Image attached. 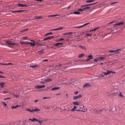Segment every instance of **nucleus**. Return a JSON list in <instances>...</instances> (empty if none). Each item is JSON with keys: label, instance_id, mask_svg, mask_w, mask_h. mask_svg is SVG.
Instances as JSON below:
<instances>
[{"label": "nucleus", "instance_id": "f257e3e1", "mask_svg": "<svg viewBox=\"0 0 125 125\" xmlns=\"http://www.w3.org/2000/svg\"><path fill=\"white\" fill-rule=\"evenodd\" d=\"M117 25L120 26L121 28H124L125 29V22H120L114 25V26Z\"/></svg>", "mask_w": 125, "mask_h": 125}, {"label": "nucleus", "instance_id": "f03ea898", "mask_svg": "<svg viewBox=\"0 0 125 125\" xmlns=\"http://www.w3.org/2000/svg\"><path fill=\"white\" fill-rule=\"evenodd\" d=\"M5 42L8 44V45H6L8 46H10L14 45L15 44V43H12L11 42L8 41H6Z\"/></svg>", "mask_w": 125, "mask_h": 125}, {"label": "nucleus", "instance_id": "7ed1b4c3", "mask_svg": "<svg viewBox=\"0 0 125 125\" xmlns=\"http://www.w3.org/2000/svg\"><path fill=\"white\" fill-rule=\"evenodd\" d=\"M45 85H36L35 86V88L36 89H39L43 88L45 87Z\"/></svg>", "mask_w": 125, "mask_h": 125}, {"label": "nucleus", "instance_id": "20e7f679", "mask_svg": "<svg viewBox=\"0 0 125 125\" xmlns=\"http://www.w3.org/2000/svg\"><path fill=\"white\" fill-rule=\"evenodd\" d=\"M105 111V110L104 109H103L102 110H95V113H98V114H102V113L103 112H104V111Z\"/></svg>", "mask_w": 125, "mask_h": 125}, {"label": "nucleus", "instance_id": "39448f33", "mask_svg": "<svg viewBox=\"0 0 125 125\" xmlns=\"http://www.w3.org/2000/svg\"><path fill=\"white\" fill-rule=\"evenodd\" d=\"M91 85L88 83H86L83 85V88H85L87 87L91 86Z\"/></svg>", "mask_w": 125, "mask_h": 125}, {"label": "nucleus", "instance_id": "423d86ee", "mask_svg": "<svg viewBox=\"0 0 125 125\" xmlns=\"http://www.w3.org/2000/svg\"><path fill=\"white\" fill-rule=\"evenodd\" d=\"M19 7H28V5H23L22 4L18 3L17 4Z\"/></svg>", "mask_w": 125, "mask_h": 125}, {"label": "nucleus", "instance_id": "0eeeda50", "mask_svg": "<svg viewBox=\"0 0 125 125\" xmlns=\"http://www.w3.org/2000/svg\"><path fill=\"white\" fill-rule=\"evenodd\" d=\"M81 94H79L77 96H73V98L74 99H76L81 97Z\"/></svg>", "mask_w": 125, "mask_h": 125}, {"label": "nucleus", "instance_id": "6e6552de", "mask_svg": "<svg viewBox=\"0 0 125 125\" xmlns=\"http://www.w3.org/2000/svg\"><path fill=\"white\" fill-rule=\"evenodd\" d=\"M114 72H113L111 71H107V73H105L104 72H103V73H104V74L105 75H107L109 74L110 73H113Z\"/></svg>", "mask_w": 125, "mask_h": 125}, {"label": "nucleus", "instance_id": "1a4fd4ad", "mask_svg": "<svg viewBox=\"0 0 125 125\" xmlns=\"http://www.w3.org/2000/svg\"><path fill=\"white\" fill-rule=\"evenodd\" d=\"M25 11V10H15L13 11H12V12L15 13V12H19L20 13L21 12L24 11Z\"/></svg>", "mask_w": 125, "mask_h": 125}, {"label": "nucleus", "instance_id": "9d476101", "mask_svg": "<svg viewBox=\"0 0 125 125\" xmlns=\"http://www.w3.org/2000/svg\"><path fill=\"white\" fill-rule=\"evenodd\" d=\"M93 56L92 55H89L88 56V57L86 61H88L90 60L91 59H93Z\"/></svg>", "mask_w": 125, "mask_h": 125}, {"label": "nucleus", "instance_id": "9b49d317", "mask_svg": "<svg viewBox=\"0 0 125 125\" xmlns=\"http://www.w3.org/2000/svg\"><path fill=\"white\" fill-rule=\"evenodd\" d=\"M52 81V79H51L49 78H47L46 80H45V82L47 83L49 82H50Z\"/></svg>", "mask_w": 125, "mask_h": 125}, {"label": "nucleus", "instance_id": "f8f14e48", "mask_svg": "<svg viewBox=\"0 0 125 125\" xmlns=\"http://www.w3.org/2000/svg\"><path fill=\"white\" fill-rule=\"evenodd\" d=\"M90 8L89 7H86L85 8H83V9H78V10L80 11H83V10H85V9H88V8Z\"/></svg>", "mask_w": 125, "mask_h": 125}, {"label": "nucleus", "instance_id": "ddd939ff", "mask_svg": "<svg viewBox=\"0 0 125 125\" xmlns=\"http://www.w3.org/2000/svg\"><path fill=\"white\" fill-rule=\"evenodd\" d=\"M20 105H16L15 106H14L13 105H12L11 107V108L13 109L16 108L20 106Z\"/></svg>", "mask_w": 125, "mask_h": 125}, {"label": "nucleus", "instance_id": "4468645a", "mask_svg": "<svg viewBox=\"0 0 125 125\" xmlns=\"http://www.w3.org/2000/svg\"><path fill=\"white\" fill-rule=\"evenodd\" d=\"M80 13L79 12H78V11H74L73 12V13H71L70 14H80Z\"/></svg>", "mask_w": 125, "mask_h": 125}, {"label": "nucleus", "instance_id": "2eb2a0df", "mask_svg": "<svg viewBox=\"0 0 125 125\" xmlns=\"http://www.w3.org/2000/svg\"><path fill=\"white\" fill-rule=\"evenodd\" d=\"M5 83L4 82L0 83V85L1 88H3L4 87V85Z\"/></svg>", "mask_w": 125, "mask_h": 125}, {"label": "nucleus", "instance_id": "dca6fc26", "mask_svg": "<svg viewBox=\"0 0 125 125\" xmlns=\"http://www.w3.org/2000/svg\"><path fill=\"white\" fill-rule=\"evenodd\" d=\"M40 54H42L43 52H44V50L43 49H42L41 50L38 51V52Z\"/></svg>", "mask_w": 125, "mask_h": 125}, {"label": "nucleus", "instance_id": "f3484780", "mask_svg": "<svg viewBox=\"0 0 125 125\" xmlns=\"http://www.w3.org/2000/svg\"><path fill=\"white\" fill-rule=\"evenodd\" d=\"M38 67L37 65H31L30 66V67H31L33 69H35L36 67Z\"/></svg>", "mask_w": 125, "mask_h": 125}, {"label": "nucleus", "instance_id": "a211bd4d", "mask_svg": "<svg viewBox=\"0 0 125 125\" xmlns=\"http://www.w3.org/2000/svg\"><path fill=\"white\" fill-rule=\"evenodd\" d=\"M73 104L75 105H79V103L77 101L74 102Z\"/></svg>", "mask_w": 125, "mask_h": 125}, {"label": "nucleus", "instance_id": "6ab92c4d", "mask_svg": "<svg viewBox=\"0 0 125 125\" xmlns=\"http://www.w3.org/2000/svg\"><path fill=\"white\" fill-rule=\"evenodd\" d=\"M60 89L59 87H56L55 88H52L51 89V90H58Z\"/></svg>", "mask_w": 125, "mask_h": 125}, {"label": "nucleus", "instance_id": "aec40b11", "mask_svg": "<svg viewBox=\"0 0 125 125\" xmlns=\"http://www.w3.org/2000/svg\"><path fill=\"white\" fill-rule=\"evenodd\" d=\"M121 50L120 49H119L115 50V53H117L120 52V51Z\"/></svg>", "mask_w": 125, "mask_h": 125}, {"label": "nucleus", "instance_id": "412c9836", "mask_svg": "<svg viewBox=\"0 0 125 125\" xmlns=\"http://www.w3.org/2000/svg\"><path fill=\"white\" fill-rule=\"evenodd\" d=\"M98 58L99 61H100L105 58L104 57H99Z\"/></svg>", "mask_w": 125, "mask_h": 125}, {"label": "nucleus", "instance_id": "4be33fe9", "mask_svg": "<svg viewBox=\"0 0 125 125\" xmlns=\"http://www.w3.org/2000/svg\"><path fill=\"white\" fill-rule=\"evenodd\" d=\"M29 44H30L31 46H35V45L36 44H37V43H33L30 42Z\"/></svg>", "mask_w": 125, "mask_h": 125}, {"label": "nucleus", "instance_id": "5701e85b", "mask_svg": "<svg viewBox=\"0 0 125 125\" xmlns=\"http://www.w3.org/2000/svg\"><path fill=\"white\" fill-rule=\"evenodd\" d=\"M77 107L75 106H74L73 108L71 110V111H73L75 110L76 111V110H75V109Z\"/></svg>", "mask_w": 125, "mask_h": 125}, {"label": "nucleus", "instance_id": "b1692460", "mask_svg": "<svg viewBox=\"0 0 125 125\" xmlns=\"http://www.w3.org/2000/svg\"><path fill=\"white\" fill-rule=\"evenodd\" d=\"M40 111V110L38 108H36L35 109H34L33 110V112H37V111Z\"/></svg>", "mask_w": 125, "mask_h": 125}, {"label": "nucleus", "instance_id": "393cba45", "mask_svg": "<svg viewBox=\"0 0 125 125\" xmlns=\"http://www.w3.org/2000/svg\"><path fill=\"white\" fill-rule=\"evenodd\" d=\"M93 61L94 62H97L99 61V59H98V58H96L95 59H94V60Z\"/></svg>", "mask_w": 125, "mask_h": 125}, {"label": "nucleus", "instance_id": "a878e982", "mask_svg": "<svg viewBox=\"0 0 125 125\" xmlns=\"http://www.w3.org/2000/svg\"><path fill=\"white\" fill-rule=\"evenodd\" d=\"M79 47H80L81 49H86V48L84 47V46H81V45H79Z\"/></svg>", "mask_w": 125, "mask_h": 125}, {"label": "nucleus", "instance_id": "bb28decb", "mask_svg": "<svg viewBox=\"0 0 125 125\" xmlns=\"http://www.w3.org/2000/svg\"><path fill=\"white\" fill-rule=\"evenodd\" d=\"M94 0H89L86 1V2H92L94 1Z\"/></svg>", "mask_w": 125, "mask_h": 125}, {"label": "nucleus", "instance_id": "cd10ccee", "mask_svg": "<svg viewBox=\"0 0 125 125\" xmlns=\"http://www.w3.org/2000/svg\"><path fill=\"white\" fill-rule=\"evenodd\" d=\"M58 15H49L48 16V17H55V16H58Z\"/></svg>", "mask_w": 125, "mask_h": 125}, {"label": "nucleus", "instance_id": "c85d7f7f", "mask_svg": "<svg viewBox=\"0 0 125 125\" xmlns=\"http://www.w3.org/2000/svg\"><path fill=\"white\" fill-rule=\"evenodd\" d=\"M52 34V32H50L46 34L45 35V36H47L48 35L50 34L51 35V34Z\"/></svg>", "mask_w": 125, "mask_h": 125}, {"label": "nucleus", "instance_id": "c756f323", "mask_svg": "<svg viewBox=\"0 0 125 125\" xmlns=\"http://www.w3.org/2000/svg\"><path fill=\"white\" fill-rule=\"evenodd\" d=\"M63 27H60L59 28H56V30H57V31L58 30H61L62 29H63Z\"/></svg>", "mask_w": 125, "mask_h": 125}, {"label": "nucleus", "instance_id": "7c9ffc66", "mask_svg": "<svg viewBox=\"0 0 125 125\" xmlns=\"http://www.w3.org/2000/svg\"><path fill=\"white\" fill-rule=\"evenodd\" d=\"M84 55V54H81L79 55L78 57L79 58L82 57Z\"/></svg>", "mask_w": 125, "mask_h": 125}, {"label": "nucleus", "instance_id": "2f4dec72", "mask_svg": "<svg viewBox=\"0 0 125 125\" xmlns=\"http://www.w3.org/2000/svg\"><path fill=\"white\" fill-rule=\"evenodd\" d=\"M92 35V33L86 34V35H87V36H89L90 37H91Z\"/></svg>", "mask_w": 125, "mask_h": 125}, {"label": "nucleus", "instance_id": "473e14b6", "mask_svg": "<svg viewBox=\"0 0 125 125\" xmlns=\"http://www.w3.org/2000/svg\"><path fill=\"white\" fill-rule=\"evenodd\" d=\"M72 80L71 79H70L69 80H68V83L69 84H71L72 83V82L71 81Z\"/></svg>", "mask_w": 125, "mask_h": 125}, {"label": "nucleus", "instance_id": "72a5a7b5", "mask_svg": "<svg viewBox=\"0 0 125 125\" xmlns=\"http://www.w3.org/2000/svg\"><path fill=\"white\" fill-rule=\"evenodd\" d=\"M30 42H24V44L27 45L29 44Z\"/></svg>", "mask_w": 125, "mask_h": 125}, {"label": "nucleus", "instance_id": "f704fd0d", "mask_svg": "<svg viewBox=\"0 0 125 125\" xmlns=\"http://www.w3.org/2000/svg\"><path fill=\"white\" fill-rule=\"evenodd\" d=\"M26 110L31 112H33V110H31L30 109L28 108Z\"/></svg>", "mask_w": 125, "mask_h": 125}, {"label": "nucleus", "instance_id": "c9c22d12", "mask_svg": "<svg viewBox=\"0 0 125 125\" xmlns=\"http://www.w3.org/2000/svg\"><path fill=\"white\" fill-rule=\"evenodd\" d=\"M30 41H32V42L33 43H37V44H38V43L37 42H36L34 40H30Z\"/></svg>", "mask_w": 125, "mask_h": 125}, {"label": "nucleus", "instance_id": "e433bc0d", "mask_svg": "<svg viewBox=\"0 0 125 125\" xmlns=\"http://www.w3.org/2000/svg\"><path fill=\"white\" fill-rule=\"evenodd\" d=\"M76 111H81V112H85L82 109L79 110V109H78V110H76Z\"/></svg>", "mask_w": 125, "mask_h": 125}, {"label": "nucleus", "instance_id": "4c0bfd02", "mask_svg": "<svg viewBox=\"0 0 125 125\" xmlns=\"http://www.w3.org/2000/svg\"><path fill=\"white\" fill-rule=\"evenodd\" d=\"M13 95L14 96H15V97L16 98H18V97H19V95H15L14 94H13Z\"/></svg>", "mask_w": 125, "mask_h": 125}, {"label": "nucleus", "instance_id": "58836bf2", "mask_svg": "<svg viewBox=\"0 0 125 125\" xmlns=\"http://www.w3.org/2000/svg\"><path fill=\"white\" fill-rule=\"evenodd\" d=\"M42 18V17L41 16H38L36 18V19H40Z\"/></svg>", "mask_w": 125, "mask_h": 125}, {"label": "nucleus", "instance_id": "ea45409f", "mask_svg": "<svg viewBox=\"0 0 125 125\" xmlns=\"http://www.w3.org/2000/svg\"><path fill=\"white\" fill-rule=\"evenodd\" d=\"M38 122L40 123V125H42V123L43 122V121L42 120H39Z\"/></svg>", "mask_w": 125, "mask_h": 125}, {"label": "nucleus", "instance_id": "a19ab883", "mask_svg": "<svg viewBox=\"0 0 125 125\" xmlns=\"http://www.w3.org/2000/svg\"><path fill=\"white\" fill-rule=\"evenodd\" d=\"M28 30L27 29H24L22 31H20V32H24V31H26V30Z\"/></svg>", "mask_w": 125, "mask_h": 125}, {"label": "nucleus", "instance_id": "79ce46f5", "mask_svg": "<svg viewBox=\"0 0 125 125\" xmlns=\"http://www.w3.org/2000/svg\"><path fill=\"white\" fill-rule=\"evenodd\" d=\"M1 65H9L8 63H1Z\"/></svg>", "mask_w": 125, "mask_h": 125}, {"label": "nucleus", "instance_id": "37998d69", "mask_svg": "<svg viewBox=\"0 0 125 125\" xmlns=\"http://www.w3.org/2000/svg\"><path fill=\"white\" fill-rule=\"evenodd\" d=\"M50 38H49V37H48L46 38H44V39L43 40L44 41H45L49 39H50Z\"/></svg>", "mask_w": 125, "mask_h": 125}, {"label": "nucleus", "instance_id": "c03bdc74", "mask_svg": "<svg viewBox=\"0 0 125 125\" xmlns=\"http://www.w3.org/2000/svg\"><path fill=\"white\" fill-rule=\"evenodd\" d=\"M68 83L66 82V83H63L62 84V85H68Z\"/></svg>", "mask_w": 125, "mask_h": 125}, {"label": "nucleus", "instance_id": "a18cd8bd", "mask_svg": "<svg viewBox=\"0 0 125 125\" xmlns=\"http://www.w3.org/2000/svg\"><path fill=\"white\" fill-rule=\"evenodd\" d=\"M108 51L110 52H115V50H109Z\"/></svg>", "mask_w": 125, "mask_h": 125}, {"label": "nucleus", "instance_id": "49530a36", "mask_svg": "<svg viewBox=\"0 0 125 125\" xmlns=\"http://www.w3.org/2000/svg\"><path fill=\"white\" fill-rule=\"evenodd\" d=\"M99 28V27H98L96 28H95L93 29L92 30L93 31H95L97 29H98Z\"/></svg>", "mask_w": 125, "mask_h": 125}, {"label": "nucleus", "instance_id": "de8ad7c7", "mask_svg": "<svg viewBox=\"0 0 125 125\" xmlns=\"http://www.w3.org/2000/svg\"><path fill=\"white\" fill-rule=\"evenodd\" d=\"M9 92L8 91H3L2 92V93L3 94H5L6 93H8Z\"/></svg>", "mask_w": 125, "mask_h": 125}, {"label": "nucleus", "instance_id": "09e8293b", "mask_svg": "<svg viewBox=\"0 0 125 125\" xmlns=\"http://www.w3.org/2000/svg\"><path fill=\"white\" fill-rule=\"evenodd\" d=\"M64 40V38H61V39H59L58 40V41H62V40Z\"/></svg>", "mask_w": 125, "mask_h": 125}, {"label": "nucleus", "instance_id": "8fccbe9b", "mask_svg": "<svg viewBox=\"0 0 125 125\" xmlns=\"http://www.w3.org/2000/svg\"><path fill=\"white\" fill-rule=\"evenodd\" d=\"M33 120L36 121H38V119H36L35 118H33Z\"/></svg>", "mask_w": 125, "mask_h": 125}, {"label": "nucleus", "instance_id": "3c124183", "mask_svg": "<svg viewBox=\"0 0 125 125\" xmlns=\"http://www.w3.org/2000/svg\"><path fill=\"white\" fill-rule=\"evenodd\" d=\"M89 24V23H85V24H84L83 25V27L85 25H87L88 24Z\"/></svg>", "mask_w": 125, "mask_h": 125}, {"label": "nucleus", "instance_id": "603ef678", "mask_svg": "<svg viewBox=\"0 0 125 125\" xmlns=\"http://www.w3.org/2000/svg\"><path fill=\"white\" fill-rule=\"evenodd\" d=\"M83 27V25H82L81 26H78V27H76V28H81L82 27Z\"/></svg>", "mask_w": 125, "mask_h": 125}, {"label": "nucleus", "instance_id": "864d4df0", "mask_svg": "<svg viewBox=\"0 0 125 125\" xmlns=\"http://www.w3.org/2000/svg\"><path fill=\"white\" fill-rule=\"evenodd\" d=\"M59 44V43H57L55 44V46H59L60 45Z\"/></svg>", "mask_w": 125, "mask_h": 125}, {"label": "nucleus", "instance_id": "5fc2aeb1", "mask_svg": "<svg viewBox=\"0 0 125 125\" xmlns=\"http://www.w3.org/2000/svg\"><path fill=\"white\" fill-rule=\"evenodd\" d=\"M6 107L7 106V104L6 103H5L4 102H3L2 103Z\"/></svg>", "mask_w": 125, "mask_h": 125}, {"label": "nucleus", "instance_id": "6e6d98bb", "mask_svg": "<svg viewBox=\"0 0 125 125\" xmlns=\"http://www.w3.org/2000/svg\"><path fill=\"white\" fill-rule=\"evenodd\" d=\"M20 43L21 44H24V42H21Z\"/></svg>", "mask_w": 125, "mask_h": 125}, {"label": "nucleus", "instance_id": "4d7b16f0", "mask_svg": "<svg viewBox=\"0 0 125 125\" xmlns=\"http://www.w3.org/2000/svg\"><path fill=\"white\" fill-rule=\"evenodd\" d=\"M88 4H86L84 5H83L81 6V7H83L84 6H88Z\"/></svg>", "mask_w": 125, "mask_h": 125}, {"label": "nucleus", "instance_id": "13d9d810", "mask_svg": "<svg viewBox=\"0 0 125 125\" xmlns=\"http://www.w3.org/2000/svg\"><path fill=\"white\" fill-rule=\"evenodd\" d=\"M78 91H76V92H75L74 93L76 95V94H78Z\"/></svg>", "mask_w": 125, "mask_h": 125}, {"label": "nucleus", "instance_id": "bf43d9fd", "mask_svg": "<svg viewBox=\"0 0 125 125\" xmlns=\"http://www.w3.org/2000/svg\"><path fill=\"white\" fill-rule=\"evenodd\" d=\"M0 78H5V77H4L2 76V75H0Z\"/></svg>", "mask_w": 125, "mask_h": 125}, {"label": "nucleus", "instance_id": "052dcab7", "mask_svg": "<svg viewBox=\"0 0 125 125\" xmlns=\"http://www.w3.org/2000/svg\"><path fill=\"white\" fill-rule=\"evenodd\" d=\"M97 3V2L94 3H93V4H88V6H90V5H94V4H95L96 3Z\"/></svg>", "mask_w": 125, "mask_h": 125}, {"label": "nucleus", "instance_id": "680f3d73", "mask_svg": "<svg viewBox=\"0 0 125 125\" xmlns=\"http://www.w3.org/2000/svg\"><path fill=\"white\" fill-rule=\"evenodd\" d=\"M49 38H50V39H52V38H54V36H50Z\"/></svg>", "mask_w": 125, "mask_h": 125}, {"label": "nucleus", "instance_id": "e2e57ef3", "mask_svg": "<svg viewBox=\"0 0 125 125\" xmlns=\"http://www.w3.org/2000/svg\"><path fill=\"white\" fill-rule=\"evenodd\" d=\"M49 97H43V99H49Z\"/></svg>", "mask_w": 125, "mask_h": 125}, {"label": "nucleus", "instance_id": "0e129e2a", "mask_svg": "<svg viewBox=\"0 0 125 125\" xmlns=\"http://www.w3.org/2000/svg\"><path fill=\"white\" fill-rule=\"evenodd\" d=\"M29 120H31V121H32V122H34V120H33V118L32 119H29Z\"/></svg>", "mask_w": 125, "mask_h": 125}, {"label": "nucleus", "instance_id": "69168bd1", "mask_svg": "<svg viewBox=\"0 0 125 125\" xmlns=\"http://www.w3.org/2000/svg\"><path fill=\"white\" fill-rule=\"evenodd\" d=\"M10 99V98H5V99H4V100H6L7 99Z\"/></svg>", "mask_w": 125, "mask_h": 125}, {"label": "nucleus", "instance_id": "338daca9", "mask_svg": "<svg viewBox=\"0 0 125 125\" xmlns=\"http://www.w3.org/2000/svg\"><path fill=\"white\" fill-rule=\"evenodd\" d=\"M68 34H72L73 33V32H68Z\"/></svg>", "mask_w": 125, "mask_h": 125}, {"label": "nucleus", "instance_id": "774afa93", "mask_svg": "<svg viewBox=\"0 0 125 125\" xmlns=\"http://www.w3.org/2000/svg\"><path fill=\"white\" fill-rule=\"evenodd\" d=\"M68 34V32H67V33H63V35H67Z\"/></svg>", "mask_w": 125, "mask_h": 125}]
</instances>
